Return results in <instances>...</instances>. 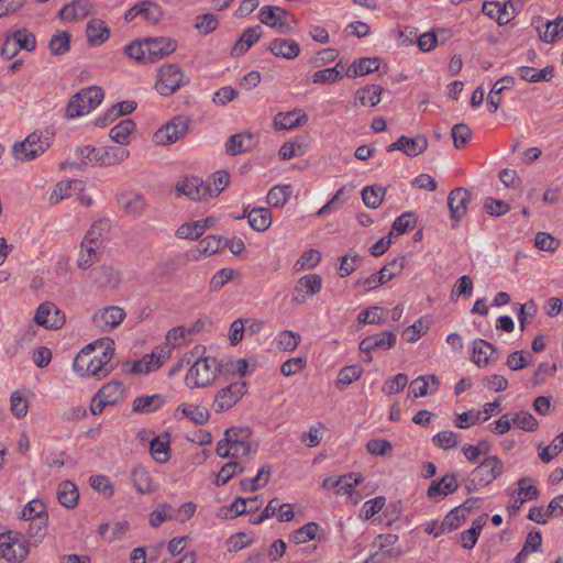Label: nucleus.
I'll return each instance as SVG.
<instances>
[{
	"instance_id": "nucleus-31",
	"label": "nucleus",
	"mask_w": 563,
	"mask_h": 563,
	"mask_svg": "<svg viewBox=\"0 0 563 563\" xmlns=\"http://www.w3.org/2000/svg\"><path fill=\"white\" fill-rule=\"evenodd\" d=\"M87 38L90 45H99L109 38L110 31L103 21L93 19L87 25Z\"/></svg>"
},
{
	"instance_id": "nucleus-29",
	"label": "nucleus",
	"mask_w": 563,
	"mask_h": 563,
	"mask_svg": "<svg viewBox=\"0 0 563 563\" xmlns=\"http://www.w3.org/2000/svg\"><path fill=\"white\" fill-rule=\"evenodd\" d=\"M380 59L378 57H364L355 60L346 71L349 77H358L378 70Z\"/></svg>"
},
{
	"instance_id": "nucleus-9",
	"label": "nucleus",
	"mask_w": 563,
	"mask_h": 563,
	"mask_svg": "<svg viewBox=\"0 0 563 563\" xmlns=\"http://www.w3.org/2000/svg\"><path fill=\"white\" fill-rule=\"evenodd\" d=\"M146 57L150 64L168 57L177 49V41L169 36H156L144 38Z\"/></svg>"
},
{
	"instance_id": "nucleus-43",
	"label": "nucleus",
	"mask_w": 563,
	"mask_h": 563,
	"mask_svg": "<svg viewBox=\"0 0 563 563\" xmlns=\"http://www.w3.org/2000/svg\"><path fill=\"white\" fill-rule=\"evenodd\" d=\"M464 519L465 514L462 506L454 508L444 517L443 521L439 525V531L437 533L451 532L457 529Z\"/></svg>"
},
{
	"instance_id": "nucleus-37",
	"label": "nucleus",
	"mask_w": 563,
	"mask_h": 563,
	"mask_svg": "<svg viewBox=\"0 0 563 563\" xmlns=\"http://www.w3.org/2000/svg\"><path fill=\"white\" fill-rule=\"evenodd\" d=\"M132 479L136 490L141 494L151 493L155 489L150 472L142 465L133 468Z\"/></svg>"
},
{
	"instance_id": "nucleus-42",
	"label": "nucleus",
	"mask_w": 563,
	"mask_h": 563,
	"mask_svg": "<svg viewBox=\"0 0 563 563\" xmlns=\"http://www.w3.org/2000/svg\"><path fill=\"white\" fill-rule=\"evenodd\" d=\"M177 411H180L183 416L189 418L196 424H203L210 418L209 411L205 407L192 404H183L177 408Z\"/></svg>"
},
{
	"instance_id": "nucleus-59",
	"label": "nucleus",
	"mask_w": 563,
	"mask_h": 563,
	"mask_svg": "<svg viewBox=\"0 0 563 563\" xmlns=\"http://www.w3.org/2000/svg\"><path fill=\"white\" fill-rule=\"evenodd\" d=\"M428 148V139L423 134H418L415 137H408L406 140L405 154L407 156H418Z\"/></svg>"
},
{
	"instance_id": "nucleus-28",
	"label": "nucleus",
	"mask_w": 563,
	"mask_h": 563,
	"mask_svg": "<svg viewBox=\"0 0 563 563\" xmlns=\"http://www.w3.org/2000/svg\"><path fill=\"white\" fill-rule=\"evenodd\" d=\"M164 397L159 394L137 397L133 400L132 409L140 413H151L164 405Z\"/></svg>"
},
{
	"instance_id": "nucleus-2",
	"label": "nucleus",
	"mask_w": 563,
	"mask_h": 563,
	"mask_svg": "<svg viewBox=\"0 0 563 563\" xmlns=\"http://www.w3.org/2000/svg\"><path fill=\"white\" fill-rule=\"evenodd\" d=\"M219 375L218 360L211 356L197 358L186 375L190 388H205L214 383Z\"/></svg>"
},
{
	"instance_id": "nucleus-32",
	"label": "nucleus",
	"mask_w": 563,
	"mask_h": 563,
	"mask_svg": "<svg viewBox=\"0 0 563 563\" xmlns=\"http://www.w3.org/2000/svg\"><path fill=\"white\" fill-rule=\"evenodd\" d=\"M288 15L289 12L280 7L264 5L260 10L258 19L263 24L275 29L278 22Z\"/></svg>"
},
{
	"instance_id": "nucleus-25",
	"label": "nucleus",
	"mask_w": 563,
	"mask_h": 563,
	"mask_svg": "<svg viewBox=\"0 0 563 563\" xmlns=\"http://www.w3.org/2000/svg\"><path fill=\"white\" fill-rule=\"evenodd\" d=\"M253 146V134L250 132H242L230 136L225 144V150L228 154L235 156L252 150Z\"/></svg>"
},
{
	"instance_id": "nucleus-5",
	"label": "nucleus",
	"mask_w": 563,
	"mask_h": 563,
	"mask_svg": "<svg viewBox=\"0 0 563 563\" xmlns=\"http://www.w3.org/2000/svg\"><path fill=\"white\" fill-rule=\"evenodd\" d=\"M188 81L178 64H164L158 69L155 88L159 95L170 96Z\"/></svg>"
},
{
	"instance_id": "nucleus-51",
	"label": "nucleus",
	"mask_w": 563,
	"mask_h": 563,
	"mask_svg": "<svg viewBox=\"0 0 563 563\" xmlns=\"http://www.w3.org/2000/svg\"><path fill=\"white\" fill-rule=\"evenodd\" d=\"M301 341L299 333L291 330H285L278 334L277 345L279 350L285 352H291L297 349Z\"/></svg>"
},
{
	"instance_id": "nucleus-14",
	"label": "nucleus",
	"mask_w": 563,
	"mask_h": 563,
	"mask_svg": "<svg viewBox=\"0 0 563 563\" xmlns=\"http://www.w3.org/2000/svg\"><path fill=\"white\" fill-rule=\"evenodd\" d=\"M172 347L165 346L153 351L151 354H146L142 360L134 362L132 365V373H150L158 369L169 357Z\"/></svg>"
},
{
	"instance_id": "nucleus-11",
	"label": "nucleus",
	"mask_w": 563,
	"mask_h": 563,
	"mask_svg": "<svg viewBox=\"0 0 563 563\" xmlns=\"http://www.w3.org/2000/svg\"><path fill=\"white\" fill-rule=\"evenodd\" d=\"M34 321L45 329H60L65 323L64 313L53 303L43 302L36 309Z\"/></svg>"
},
{
	"instance_id": "nucleus-23",
	"label": "nucleus",
	"mask_w": 563,
	"mask_h": 563,
	"mask_svg": "<svg viewBox=\"0 0 563 563\" xmlns=\"http://www.w3.org/2000/svg\"><path fill=\"white\" fill-rule=\"evenodd\" d=\"M308 117L301 110L278 112L274 118V125L277 130H291L306 124Z\"/></svg>"
},
{
	"instance_id": "nucleus-44",
	"label": "nucleus",
	"mask_w": 563,
	"mask_h": 563,
	"mask_svg": "<svg viewBox=\"0 0 563 563\" xmlns=\"http://www.w3.org/2000/svg\"><path fill=\"white\" fill-rule=\"evenodd\" d=\"M341 63H338L332 68H325L313 73L312 81L314 84H334L343 78Z\"/></svg>"
},
{
	"instance_id": "nucleus-7",
	"label": "nucleus",
	"mask_w": 563,
	"mask_h": 563,
	"mask_svg": "<svg viewBox=\"0 0 563 563\" xmlns=\"http://www.w3.org/2000/svg\"><path fill=\"white\" fill-rule=\"evenodd\" d=\"M246 393V383L235 380L218 390L214 396L212 409L216 412H223L231 409Z\"/></svg>"
},
{
	"instance_id": "nucleus-20",
	"label": "nucleus",
	"mask_w": 563,
	"mask_h": 563,
	"mask_svg": "<svg viewBox=\"0 0 563 563\" xmlns=\"http://www.w3.org/2000/svg\"><path fill=\"white\" fill-rule=\"evenodd\" d=\"M362 476L356 473H350L340 477H327L322 482L323 489H336V494H351L354 485L360 484Z\"/></svg>"
},
{
	"instance_id": "nucleus-10",
	"label": "nucleus",
	"mask_w": 563,
	"mask_h": 563,
	"mask_svg": "<svg viewBox=\"0 0 563 563\" xmlns=\"http://www.w3.org/2000/svg\"><path fill=\"white\" fill-rule=\"evenodd\" d=\"M126 313L119 306H107L98 309L92 316V322L96 328L103 332L118 328L125 319Z\"/></svg>"
},
{
	"instance_id": "nucleus-36",
	"label": "nucleus",
	"mask_w": 563,
	"mask_h": 563,
	"mask_svg": "<svg viewBox=\"0 0 563 563\" xmlns=\"http://www.w3.org/2000/svg\"><path fill=\"white\" fill-rule=\"evenodd\" d=\"M385 195L386 188L378 185L366 186L361 191L364 205L372 209H376L383 203Z\"/></svg>"
},
{
	"instance_id": "nucleus-46",
	"label": "nucleus",
	"mask_w": 563,
	"mask_h": 563,
	"mask_svg": "<svg viewBox=\"0 0 563 563\" xmlns=\"http://www.w3.org/2000/svg\"><path fill=\"white\" fill-rule=\"evenodd\" d=\"M539 496L538 488L533 485V481L530 477H522L518 481L517 501L519 505L532 499H537Z\"/></svg>"
},
{
	"instance_id": "nucleus-27",
	"label": "nucleus",
	"mask_w": 563,
	"mask_h": 563,
	"mask_svg": "<svg viewBox=\"0 0 563 563\" xmlns=\"http://www.w3.org/2000/svg\"><path fill=\"white\" fill-rule=\"evenodd\" d=\"M57 499L60 505L71 509L77 506L79 492L77 486L70 481H64L58 485Z\"/></svg>"
},
{
	"instance_id": "nucleus-34",
	"label": "nucleus",
	"mask_w": 563,
	"mask_h": 563,
	"mask_svg": "<svg viewBox=\"0 0 563 563\" xmlns=\"http://www.w3.org/2000/svg\"><path fill=\"white\" fill-rule=\"evenodd\" d=\"M134 129L135 123L131 119H124L110 130L109 136L115 143L126 145L130 142V135Z\"/></svg>"
},
{
	"instance_id": "nucleus-55",
	"label": "nucleus",
	"mask_w": 563,
	"mask_h": 563,
	"mask_svg": "<svg viewBox=\"0 0 563 563\" xmlns=\"http://www.w3.org/2000/svg\"><path fill=\"white\" fill-rule=\"evenodd\" d=\"M22 518L24 520L47 519V515L45 514V505L37 499L31 500L23 508Z\"/></svg>"
},
{
	"instance_id": "nucleus-60",
	"label": "nucleus",
	"mask_w": 563,
	"mask_h": 563,
	"mask_svg": "<svg viewBox=\"0 0 563 563\" xmlns=\"http://www.w3.org/2000/svg\"><path fill=\"white\" fill-rule=\"evenodd\" d=\"M360 266V255L350 251L347 254L341 257V264L339 267V275L341 277H346L355 272Z\"/></svg>"
},
{
	"instance_id": "nucleus-21",
	"label": "nucleus",
	"mask_w": 563,
	"mask_h": 563,
	"mask_svg": "<svg viewBox=\"0 0 563 563\" xmlns=\"http://www.w3.org/2000/svg\"><path fill=\"white\" fill-rule=\"evenodd\" d=\"M267 49L276 57L285 58L288 60L295 59L300 54V45L289 38H275L273 40Z\"/></svg>"
},
{
	"instance_id": "nucleus-54",
	"label": "nucleus",
	"mask_w": 563,
	"mask_h": 563,
	"mask_svg": "<svg viewBox=\"0 0 563 563\" xmlns=\"http://www.w3.org/2000/svg\"><path fill=\"white\" fill-rule=\"evenodd\" d=\"M141 16L152 24H156L162 19L161 8L151 0H144L140 2Z\"/></svg>"
},
{
	"instance_id": "nucleus-19",
	"label": "nucleus",
	"mask_w": 563,
	"mask_h": 563,
	"mask_svg": "<svg viewBox=\"0 0 563 563\" xmlns=\"http://www.w3.org/2000/svg\"><path fill=\"white\" fill-rule=\"evenodd\" d=\"M95 284L102 289H114L121 283L120 273L112 266L101 265L91 273Z\"/></svg>"
},
{
	"instance_id": "nucleus-18",
	"label": "nucleus",
	"mask_w": 563,
	"mask_h": 563,
	"mask_svg": "<svg viewBox=\"0 0 563 563\" xmlns=\"http://www.w3.org/2000/svg\"><path fill=\"white\" fill-rule=\"evenodd\" d=\"M498 350L492 343L477 339L473 343L472 361L479 367H486L489 363L497 362Z\"/></svg>"
},
{
	"instance_id": "nucleus-48",
	"label": "nucleus",
	"mask_w": 563,
	"mask_h": 563,
	"mask_svg": "<svg viewBox=\"0 0 563 563\" xmlns=\"http://www.w3.org/2000/svg\"><path fill=\"white\" fill-rule=\"evenodd\" d=\"M563 36V16L556 18L545 24L544 31H540V38L545 43H553Z\"/></svg>"
},
{
	"instance_id": "nucleus-39",
	"label": "nucleus",
	"mask_w": 563,
	"mask_h": 563,
	"mask_svg": "<svg viewBox=\"0 0 563 563\" xmlns=\"http://www.w3.org/2000/svg\"><path fill=\"white\" fill-rule=\"evenodd\" d=\"M219 375L221 374H238L241 377L246 375L247 372V361L245 358H227V360H218Z\"/></svg>"
},
{
	"instance_id": "nucleus-22",
	"label": "nucleus",
	"mask_w": 563,
	"mask_h": 563,
	"mask_svg": "<svg viewBox=\"0 0 563 563\" xmlns=\"http://www.w3.org/2000/svg\"><path fill=\"white\" fill-rule=\"evenodd\" d=\"M262 33L263 31L261 25L245 29L240 38L232 46L231 55L235 57L243 55L253 44H255L261 38Z\"/></svg>"
},
{
	"instance_id": "nucleus-38",
	"label": "nucleus",
	"mask_w": 563,
	"mask_h": 563,
	"mask_svg": "<svg viewBox=\"0 0 563 563\" xmlns=\"http://www.w3.org/2000/svg\"><path fill=\"white\" fill-rule=\"evenodd\" d=\"M101 154V166H112L125 161L130 152L129 150L121 146L102 147Z\"/></svg>"
},
{
	"instance_id": "nucleus-12",
	"label": "nucleus",
	"mask_w": 563,
	"mask_h": 563,
	"mask_svg": "<svg viewBox=\"0 0 563 563\" xmlns=\"http://www.w3.org/2000/svg\"><path fill=\"white\" fill-rule=\"evenodd\" d=\"M189 120L186 117H176L154 134L157 144L175 143L183 137L188 130Z\"/></svg>"
},
{
	"instance_id": "nucleus-4",
	"label": "nucleus",
	"mask_w": 563,
	"mask_h": 563,
	"mask_svg": "<svg viewBox=\"0 0 563 563\" xmlns=\"http://www.w3.org/2000/svg\"><path fill=\"white\" fill-rule=\"evenodd\" d=\"M504 471L503 462L496 456L486 457L470 474L466 488L474 492L493 483Z\"/></svg>"
},
{
	"instance_id": "nucleus-45",
	"label": "nucleus",
	"mask_w": 563,
	"mask_h": 563,
	"mask_svg": "<svg viewBox=\"0 0 563 563\" xmlns=\"http://www.w3.org/2000/svg\"><path fill=\"white\" fill-rule=\"evenodd\" d=\"M291 196L290 185H276L268 191L267 203L272 207H283Z\"/></svg>"
},
{
	"instance_id": "nucleus-35",
	"label": "nucleus",
	"mask_w": 563,
	"mask_h": 563,
	"mask_svg": "<svg viewBox=\"0 0 563 563\" xmlns=\"http://www.w3.org/2000/svg\"><path fill=\"white\" fill-rule=\"evenodd\" d=\"M222 247H224L222 236L208 235L202 241H200L197 249L195 250L198 255L194 254L192 257L194 260H199L200 255L210 256L218 253Z\"/></svg>"
},
{
	"instance_id": "nucleus-33",
	"label": "nucleus",
	"mask_w": 563,
	"mask_h": 563,
	"mask_svg": "<svg viewBox=\"0 0 563 563\" xmlns=\"http://www.w3.org/2000/svg\"><path fill=\"white\" fill-rule=\"evenodd\" d=\"M97 394L99 398L106 400V404L114 406L123 399L124 387L120 382H111L103 385Z\"/></svg>"
},
{
	"instance_id": "nucleus-1",
	"label": "nucleus",
	"mask_w": 563,
	"mask_h": 563,
	"mask_svg": "<svg viewBox=\"0 0 563 563\" xmlns=\"http://www.w3.org/2000/svg\"><path fill=\"white\" fill-rule=\"evenodd\" d=\"M114 342L111 339L96 341L84 347L75 357L73 368L80 376H92L101 379L113 369L111 360L114 354Z\"/></svg>"
},
{
	"instance_id": "nucleus-13",
	"label": "nucleus",
	"mask_w": 563,
	"mask_h": 563,
	"mask_svg": "<svg viewBox=\"0 0 563 563\" xmlns=\"http://www.w3.org/2000/svg\"><path fill=\"white\" fill-rule=\"evenodd\" d=\"M44 151L45 144L37 132L29 134L23 142L16 143L12 147L14 157L22 162L31 161L44 153Z\"/></svg>"
},
{
	"instance_id": "nucleus-53",
	"label": "nucleus",
	"mask_w": 563,
	"mask_h": 563,
	"mask_svg": "<svg viewBox=\"0 0 563 563\" xmlns=\"http://www.w3.org/2000/svg\"><path fill=\"white\" fill-rule=\"evenodd\" d=\"M244 467L236 462H229L224 464L220 472L217 474L214 482L216 486L225 485L234 475L243 473Z\"/></svg>"
},
{
	"instance_id": "nucleus-3",
	"label": "nucleus",
	"mask_w": 563,
	"mask_h": 563,
	"mask_svg": "<svg viewBox=\"0 0 563 563\" xmlns=\"http://www.w3.org/2000/svg\"><path fill=\"white\" fill-rule=\"evenodd\" d=\"M103 90L98 86L84 88L74 95L66 108V117L74 119L96 109L103 100Z\"/></svg>"
},
{
	"instance_id": "nucleus-24",
	"label": "nucleus",
	"mask_w": 563,
	"mask_h": 563,
	"mask_svg": "<svg viewBox=\"0 0 563 563\" xmlns=\"http://www.w3.org/2000/svg\"><path fill=\"white\" fill-rule=\"evenodd\" d=\"M247 218L249 223L252 229L256 231H265L272 224V212L268 208H253L247 212V209H244V212L238 219Z\"/></svg>"
},
{
	"instance_id": "nucleus-50",
	"label": "nucleus",
	"mask_w": 563,
	"mask_h": 563,
	"mask_svg": "<svg viewBox=\"0 0 563 563\" xmlns=\"http://www.w3.org/2000/svg\"><path fill=\"white\" fill-rule=\"evenodd\" d=\"M404 268L405 256L400 258H395L380 268V271L378 272L379 278L383 280L385 285L386 283L390 282L394 277L399 275Z\"/></svg>"
},
{
	"instance_id": "nucleus-52",
	"label": "nucleus",
	"mask_w": 563,
	"mask_h": 563,
	"mask_svg": "<svg viewBox=\"0 0 563 563\" xmlns=\"http://www.w3.org/2000/svg\"><path fill=\"white\" fill-rule=\"evenodd\" d=\"M15 41L18 48L25 49L27 52H32L36 47V38L32 32H29L26 29H20L12 33L11 35Z\"/></svg>"
},
{
	"instance_id": "nucleus-61",
	"label": "nucleus",
	"mask_w": 563,
	"mask_h": 563,
	"mask_svg": "<svg viewBox=\"0 0 563 563\" xmlns=\"http://www.w3.org/2000/svg\"><path fill=\"white\" fill-rule=\"evenodd\" d=\"M124 53L132 59L139 63L150 64L146 57V49L144 38L136 40L124 46Z\"/></svg>"
},
{
	"instance_id": "nucleus-47",
	"label": "nucleus",
	"mask_w": 563,
	"mask_h": 563,
	"mask_svg": "<svg viewBox=\"0 0 563 563\" xmlns=\"http://www.w3.org/2000/svg\"><path fill=\"white\" fill-rule=\"evenodd\" d=\"M318 529L319 525L317 522H308L290 533L289 540L295 544L306 543L316 538Z\"/></svg>"
},
{
	"instance_id": "nucleus-6",
	"label": "nucleus",
	"mask_w": 563,
	"mask_h": 563,
	"mask_svg": "<svg viewBox=\"0 0 563 563\" xmlns=\"http://www.w3.org/2000/svg\"><path fill=\"white\" fill-rule=\"evenodd\" d=\"M30 552L26 539L21 534H0V559L23 562Z\"/></svg>"
},
{
	"instance_id": "nucleus-56",
	"label": "nucleus",
	"mask_w": 563,
	"mask_h": 563,
	"mask_svg": "<svg viewBox=\"0 0 563 563\" xmlns=\"http://www.w3.org/2000/svg\"><path fill=\"white\" fill-rule=\"evenodd\" d=\"M321 261V253L318 250L311 249L302 253L296 261L295 268L303 271L316 267Z\"/></svg>"
},
{
	"instance_id": "nucleus-15",
	"label": "nucleus",
	"mask_w": 563,
	"mask_h": 563,
	"mask_svg": "<svg viewBox=\"0 0 563 563\" xmlns=\"http://www.w3.org/2000/svg\"><path fill=\"white\" fill-rule=\"evenodd\" d=\"M322 287V278L318 274H308L300 277L295 285V297L297 303H303L308 297L317 295Z\"/></svg>"
},
{
	"instance_id": "nucleus-49",
	"label": "nucleus",
	"mask_w": 563,
	"mask_h": 563,
	"mask_svg": "<svg viewBox=\"0 0 563 563\" xmlns=\"http://www.w3.org/2000/svg\"><path fill=\"white\" fill-rule=\"evenodd\" d=\"M70 47V34L66 31L57 32L49 41V51L53 55H64Z\"/></svg>"
},
{
	"instance_id": "nucleus-16",
	"label": "nucleus",
	"mask_w": 563,
	"mask_h": 563,
	"mask_svg": "<svg viewBox=\"0 0 563 563\" xmlns=\"http://www.w3.org/2000/svg\"><path fill=\"white\" fill-rule=\"evenodd\" d=\"M117 201L126 214L135 218L143 216L148 207L144 196L136 192L119 194Z\"/></svg>"
},
{
	"instance_id": "nucleus-62",
	"label": "nucleus",
	"mask_w": 563,
	"mask_h": 563,
	"mask_svg": "<svg viewBox=\"0 0 563 563\" xmlns=\"http://www.w3.org/2000/svg\"><path fill=\"white\" fill-rule=\"evenodd\" d=\"M106 225L107 223L103 221L95 222L86 232L81 243L85 244V246L87 244L93 246H102L101 236Z\"/></svg>"
},
{
	"instance_id": "nucleus-41",
	"label": "nucleus",
	"mask_w": 563,
	"mask_h": 563,
	"mask_svg": "<svg viewBox=\"0 0 563 563\" xmlns=\"http://www.w3.org/2000/svg\"><path fill=\"white\" fill-rule=\"evenodd\" d=\"M383 88L379 85H367L356 92L361 106L374 107L380 102Z\"/></svg>"
},
{
	"instance_id": "nucleus-64",
	"label": "nucleus",
	"mask_w": 563,
	"mask_h": 563,
	"mask_svg": "<svg viewBox=\"0 0 563 563\" xmlns=\"http://www.w3.org/2000/svg\"><path fill=\"white\" fill-rule=\"evenodd\" d=\"M563 450V431L539 454L541 461L549 463Z\"/></svg>"
},
{
	"instance_id": "nucleus-17",
	"label": "nucleus",
	"mask_w": 563,
	"mask_h": 563,
	"mask_svg": "<svg viewBox=\"0 0 563 563\" xmlns=\"http://www.w3.org/2000/svg\"><path fill=\"white\" fill-rule=\"evenodd\" d=\"M471 202V192L462 187L453 189L448 196V206L450 209L451 218L459 221L467 211Z\"/></svg>"
},
{
	"instance_id": "nucleus-63",
	"label": "nucleus",
	"mask_w": 563,
	"mask_h": 563,
	"mask_svg": "<svg viewBox=\"0 0 563 563\" xmlns=\"http://www.w3.org/2000/svg\"><path fill=\"white\" fill-rule=\"evenodd\" d=\"M416 227V220L413 219L412 213H404L396 218V220L393 223L391 230L389 232V235L393 234H402L405 232H409L413 230Z\"/></svg>"
},
{
	"instance_id": "nucleus-58",
	"label": "nucleus",
	"mask_w": 563,
	"mask_h": 563,
	"mask_svg": "<svg viewBox=\"0 0 563 563\" xmlns=\"http://www.w3.org/2000/svg\"><path fill=\"white\" fill-rule=\"evenodd\" d=\"M150 451L153 459L157 463H166L169 460V444L168 441H163L159 438L152 440Z\"/></svg>"
},
{
	"instance_id": "nucleus-8",
	"label": "nucleus",
	"mask_w": 563,
	"mask_h": 563,
	"mask_svg": "<svg viewBox=\"0 0 563 563\" xmlns=\"http://www.w3.org/2000/svg\"><path fill=\"white\" fill-rule=\"evenodd\" d=\"M178 196H187L192 201L207 200L212 197V187L202 179L191 176L179 180L175 187Z\"/></svg>"
},
{
	"instance_id": "nucleus-26",
	"label": "nucleus",
	"mask_w": 563,
	"mask_h": 563,
	"mask_svg": "<svg viewBox=\"0 0 563 563\" xmlns=\"http://www.w3.org/2000/svg\"><path fill=\"white\" fill-rule=\"evenodd\" d=\"M459 488L455 474H445L440 481H432L427 496L435 498L439 495L446 496L454 493Z\"/></svg>"
},
{
	"instance_id": "nucleus-30",
	"label": "nucleus",
	"mask_w": 563,
	"mask_h": 563,
	"mask_svg": "<svg viewBox=\"0 0 563 563\" xmlns=\"http://www.w3.org/2000/svg\"><path fill=\"white\" fill-rule=\"evenodd\" d=\"M102 246L86 245L80 243V250L77 258V266L80 269H88L95 263L100 261Z\"/></svg>"
},
{
	"instance_id": "nucleus-57",
	"label": "nucleus",
	"mask_w": 563,
	"mask_h": 563,
	"mask_svg": "<svg viewBox=\"0 0 563 563\" xmlns=\"http://www.w3.org/2000/svg\"><path fill=\"white\" fill-rule=\"evenodd\" d=\"M173 508L168 504H158L156 508L150 514V523L152 527L157 528L164 521L173 519Z\"/></svg>"
},
{
	"instance_id": "nucleus-40",
	"label": "nucleus",
	"mask_w": 563,
	"mask_h": 563,
	"mask_svg": "<svg viewBox=\"0 0 563 563\" xmlns=\"http://www.w3.org/2000/svg\"><path fill=\"white\" fill-rule=\"evenodd\" d=\"M519 77L529 82L549 81L553 77V67L547 66L541 70L533 67L522 66L519 69Z\"/></svg>"
}]
</instances>
